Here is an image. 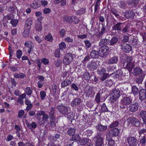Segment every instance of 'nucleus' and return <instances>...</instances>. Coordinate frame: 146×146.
<instances>
[{
    "label": "nucleus",
    "instance_id": "obj_16",
    "mask_svg": "<svg viewBox=\"0 0 146 146\" xmlns=\"http://www.w3.org/2000/svg\"><path fill=\"white\" fill-rule=\"evenodd\" d=\"M132 73L135 76H137L143 72L142 69L139 67L136 66L133 68Z\"/></svg>",
    "mask_w": 146,
    "mask_h": 146
},
{
    "label": "nucleus",
    "instance_id": "obj_49",
    "mask_svg": "<svg viewBox=\"0 0 146 146\" xmlns=\"http://www.w3.org/2000/svg\"><path fill=\"white\" fill-rule=\"evenodd\" d=\"M90 141V140L88 138H85L81 140V143L82 145H84L86 144L87 143H89V141Z\"/></svg>",
    "mask_w": 146,
    "mask_h": 146
},
{
    "label": "nucleus",
    "instance_id": "obj_32",
    "mask_svg": "<svg viewBox=\"0 0 146 146\" xmlns=\"http://www.w3.org/2000/svg\"><path fill=\"white\" fill-rule=\"evenodd\" d=\"M26 124L28 128L31 130L32 129H35L37 127V125L35 122H32L30 124L28 123H27Z\"/></svg>",
    "mask_w": 146,
    "mask_h": 146
},
{
    "label": "nucleus",
    "instance_id": "obj_15",
    "mask_svg": "<svg viewBox=\"0 0 146 146\" xmlns=\"http://www.w3.org/2000/svg\"><path fill=\"white\" fill-rule=\"evenodd\" d=\"M101 24L102 25V27L101 28L100 31L97 35V37L98 38H102V35L106 32V26L103 23H102Z\"/></svg>",
    "mask_w": 146,
    "mask_h": 146
},
{
    "label": "nucleus",
    "instance_id": "obj_43",
    "mask_svg": "<svg viewBox=\"0 0 146 146\" xmlns=\"http://www.w3.org/2000/svg\"><path fill=\"white\" fill-rule=\"evenodd\" d=\"M106 70L104 68L101 67L98 69V74L99 75L103 74L105 73Z\"/></svg>",
    "mask_w": 146,
    "mask_h": 146
},
{
    "label": "nucleus",
    "instance_id": "obj_63",
    "mask_svg": "<svg viewBox=\"0 0 146 146\" xmlns=\"http://www.w3.org/2000/svg\"><path fill=\"white\" fill-rule=\"evenodd\" d=\"M52 88L53 90V94H55L56 93L57 90V86L56 85L54 84L52 86Z\"/></svg>",
    "mask_w": 146,
    "mask_h": 146
},
{
    "label": "nucleus",
    "instance_id": "obj_12",
    "mask_svg": "<svg viewBox=\"0 0 146 146\" xmlns=\"http://www.w3.org/2000/svg\"><path fill=\"white\" fill-rule=\"evenodd\" d=\"M121 46V49L126 53H129L131 50L130 45L125 42L122 43Z\"/></svg>",
    "mask_w": 146,
    "mask_h": 146
},
{
    "label": "nucleus",
    "instance_id": "obj_37",
    "mask_svg": "<svg viewBox=\"0 0 146 146\" xmlns=\"http://www.w3.org/2000/svg\"><path fill=\"white\" fill-rule=\"evenodd\" d=\"M25 76V74L22 73H20L19 74L15 73L14 74V77L16 78H20L21 79H23L24 78Z\"/></svg>",
    "mask_w": 146,
    "mask_h": 146
},
{
    "label": "nucleus",
    "instance_id": "obj_48",
    "mask_svg": "<svg viewBox=\"0 0 146 146\" xmlns=\"http://www.w3.org/2000/svg\"><path fill=\"white\" fill-rule=\"evenodd\" d=\"M84 79L89 80L90 79V74L88 72H86L83 75Z\"/></svg>",
    "mask_w": 146,
    "mask_h": 146
},
{
    "label": "nucleus",
    "instance_id": "obj_54",
    "mask_svg": "<svg viewBox=\"0 0 146 146\" xmlns=\"http://www.w3.org/2000/svg\"><path fill=\"white\" fill-rule=\"evenodd\" d=\"M34 46L35 45L33 44L32 43L31 45L29 47H28L29 49L28 50V52L29 54L33 50V49L34 48Z\"/></svg>",
    "mask_w": 146,
    "mask_h": 146
},
{
    "label": "nucleus",
    "instance_id": "obj_28",
    "mask_svg": "<svg viewBox=\"0 0 146 146\" xmlns=\"http://www.w3.org/2000/svg\"><path fill=\"white\" fill-rule=\"evenodd\" d=\"M55 109L54 108H52L51 110L49 113V115L50 118L52 120H55V117L54 116Z\"/></svg>",
    "mask_w": 146,
    "mask_h": 146
},
{
    "label": "nucleus",
    "instance_id": "obj_33",
    "mask_svg": "<svg viewBox=\"0 0 146 146\" xmlns=\"http://www.w3.org/2000/svg\"><path fill=\"white\" fill-rule=\"evenodd\" d=\"M25 104L27 106L26 108V110L28 111H29L32 107L33 105L31 103V101L28 99H26Z\"/></svg>",
    "mask_w": 146,
    "mask_h": 146
},
{
    "label": "nucleus",
    "instance_id": "obj_3",
    "mask_svg": "<svg viewBox=\"0 0 146 146\" xmlns=\"http://www.w3.org/2000/svg\"><path fill=\"white\" fill-rule=\"evenodd\" d=\"M120 94L119 90L118 88H116L112 92V96L110 97L111 101L113 102L115 101L120 96Z\"/></svg>",
    "mask_w": 146,
    "mask_h": 146
},
{
    "label": "nucleus",
    "instance_id": "obj_22",
    "mask_svg": "<svg viewBox=\"0 0 146 146\" xmlns=\"http://www.w3.org/2000/svg\"><path fill=\"white\" fill-rule=\"evenodd\" d=\"M109 40L105 38L101 39L99 43V45L100 46H102L103 45L104 46H106L107 45L109 46Z\"/></svg>",
    "mask_w": 146,
    "mask_h": 146
},
{
    "label": "nucleus",
    "instance_id": "obj_1",
    "mask_svg": "<svg viewBox=\"0 0 146 146\" xmlns=\"http://www.w3.org/2000/svg\"><path fill=\"white\" fill-rule=\"evenodd\" d=\"M135 60L131 56H127L124 58L123 64H125L126 63V68L130 72L132 71L135 66Z\"/></svg>",
    "mask_w": 146,
    "mask_h": 146
},
{
    "label": "nucleus",
    "instance_id": "obj_21",
    "mask_svg": "<svg viewBox=\"0 0 146 146\" xmlns=\"http://www.w3.org/2000/svg\"><path fill=\"white\" fill-rule=\"evenodd\" d=\"M40 2L39 0H35L31 4V6L34 9H37L40 6Z\"/></svg>",
    "mask_w": 146,
    "mask_h": 146
},
{
    "label": "nucleus",
    "instance_id": "obj_4",
    "mask_svg": "<svg viewBox=\"0 0 146 146\" xmlns=\"http://www.w3.org/2000/svg\"><path fill=\"white\" fill-rule=\"evenodd\" d=\"M102 133L100 132H98L94 138L96 139V146H102L104 140L103 137H102Z\"/></svg>",
    "mask_w": 146,
    "mask_h": 146
},
{
    "label": "nucleus",
    "instance_id": "obj_40",
    "mask_svg": "<svg viewBox=\"0 0 146 146\" xmlns=\"http://www.w3.org/2000/svg\"><path fill=\"white\" fill-rule=\"evenodd\" d=\"M33 88L30 87H27L25 90V92L27 95H31L33 92Z\"/></svg>",
    "mask_w": 146,
    "mask_h": 146
},
{
    "label": "nucleus",
    "instance_id": "obj_55",
    "mask_svg": "<svg viewBox=\"0 0 146 146\" xmlns=\"http://www.w3.org/2000/svg\"><path fill=\"white\" fill-rule=\"evenodd\" d=\"M55 64L57 67L60 66L62 63V61L60 59H57L54 62Z\"/></svg>",
    "mask_w": 146,
    "mask_h": 146
},
{
    "label": "nucleus",
    "instance_id": "obj_26",
    "mask_svg": "<svg viewBox=\"0 0 146 146\" xmlns=\"http://www.w3.org/2000/svg\"><path fill=\"white\" fill-rule=\"evenodd\" d=\"M118 59L117 56H114L109 59L108 63L110 64H116L118 62Z\"/></svg>",
    "mask_w": 146,
    "mask_h": 146
},
{
    "label": "nucleus",
    "instance_id": "obj_6",
    "mask_svg": "<svg viewBox=\"0 0 146 146\" xmlns=\"http://www.w3.org/2000/svg\"><path fill=\"white\" fill-rule=\"evenodd\" d=\"M56 108L62 115H66L68 113V109L66 106L62 105H58L57 106Z\"/></svg>",
    "mask_w": 146,
    "mask_h": 146
},
{
    "label": "nucleus",
    "instance_id": "obj_30",
    "mask_svg": "<svg viewBox=\"0 0 146 146\" xmlns=\"http://www.w3.org/2000/svg\"><path fill=\"white\" fill-rule=\"evenodd\" d=\"M76 132V129L75 128L71 127L68 129L67 133L68 135L73 136L74 135Z\"/></svg>",
    "mask_w": 146,
    "mask_h": 146
},
{
    "label": "nucleus",
    "instance_id": "obj_39",
    "mask_svg": "<svg viewBox=\"0 0 146 146\" xmlns=\"http://www.w3.org/2000/svg\"><path fill=\"white\" fill-rule=\"evenodd\" d=\"M30 30L31 29L29 30L24 28V30L23 33V35L24 37H27L29 36Z\"/></svg>",
    "mask_w": 146,
    "mask_h": 146
},
{
    "label": "nucleus",
    "instance_id": "obj_35",
    "mask_svg": "<svg viewBox=\"0 0 146 146\" xmlns=\"http://www.w3.org/2000/svg\"><path fill=\"white\" fill-rule=\"evenodd\" d=\"M90 55L92 58H97L99 56L98 51L95 50H92L90 53Z\"/></svg>",
    "mask_w": 146,
    "mask_h": 146
},
{
    "label": "nucleus",
    "instance_id": "obj_31",
    "mask_svg": "<svg viewBox=\"0 0 146 146\" xmlns=\"http://www.w3.org/2000/svg\"><path fill=\"white\" fill-rule=\"evenodd\" d=\"M122 74V72L120 70H117L113 73H112L111 75L115 77L116 78H117L120 76H121Z\"/></svg>",
    "mask_w": 146,
    "mask_h": 146
},
{
    "label": "nucleus",
    "instance_id": "obj_64",
    "mask_svg": "<svg viewBox=\"0 0 146 146\" xmlns=\"http://www.w3.org/2000/svg\"><path fill=\"white\" fill-rule=\"evenodd\" d=\"M71 87L73 89L77 91L79 90V88L77 86L74 84H72L71 85Z\"/></svg>",
    "mask_w": 146,
    "mask_h": 146
},
{
    "label": "nucleus",
    "instance_id": "obj_52",
    "mask_svg": "<svg viewBox=\"0 0 146 146\" xmlns=\"http://www.w3.org/2000/svg\"><path fill=\"white\" fill-rule=\"evenodd\" d=\"M101 110L102 111L104 112L109 111L110 112V111H108V109L106 106L105 104H104L101 107Z\"/></svg>",
    "mask_w": 146,
    "mask_h": 146
},
{
    "label": "nucleus",
    "instance_id": "obj_7",
    "mask_svg": "<svg viewBox=\"0 0 146 146\" xmlns=\"http://www.w3.org/2000/svg\"><path fill=\"white\" fill-rule=\"evenodd\" d=\"M127 140L129 146H137L138 142L137 139L133 137L129 136Z\"/></svg>",
    "mask_w": 146,
    "mask_h": 146
},
{
    "label": "nucleus",
    "instance_id": "obj_5",
    "mask_svg": "<svg viewBox=\"0 0 146 146\" xmlns=\"http://www.w3.org/2000/svg\"><path fill=\"white\" fill-rule=\"evenodd\" d=\"M73 58V55L71 53H66L63 59V63L65 65L69 64L72 61Z\"/></svg>",
    "mask_w": 146,
    "mask_h": 146
},
{
    "label": "nucleus",
    "instance_id": "obj_14",
    "mask_svg": "<svg viewBox=\"0 0 146 146\" xmlns=\"http://www.w3.org/2000/svg\"><path fill=\"white\" fill-rule=\"evenodd\" d=\"M119 130L116 128L110 130L109 132L110 137H116L118 135L119 133ZM110 139H111L110 138Z\"/></svg>",
    "mask_w": 146,
    "mask_h": 146
},
{
    "label": "nucleus",
    "instance_id": "obj_27",
    "mask_svg": "<svg viewBox=\"0 0 146 146\" xmlns=\"http://www.w3.org/2000/svg\"><path fill=\"white\" fill-rule=\"evenodd\" d=\"M71 83V82L70 80H65L61 82V86L62 88H64Z\"/></svg>",
    "mask_w": 146,
    "mask_h": 146
},
{
    "label": "nucleus",
    "instance_id": "obj_25",
    "mask_svg": "<svg viewBox=\"0 0 146 146\" xmlns=\"http://www.w3.org/2000/svg\"><path fill=\"white\" fill-rule=\"evenodd\" d=\"M130 25L129 24H127L126 25L123 29L122 28L121 31L123 34L125 33H129L131 31L130 29Z\"/></svg>",
    "mask_w": 146,
    "mask_h": 146
},
{
    "label": "nucleus",
    "instance_id": "obj_42",
    "mask_svg": "<svg viewBox=\"0 0 146 146\" xmlns=\"http://www.w3.org/2000/svg\"><path fill=\"white\" fill-rule=\"evenodd\" d=\"M140 144L143 145L146 143V137L145 135L141 137L139 141Z\"/></svg>",
    "mask_w": 146,
    "mask_h": 146
},
{
    "label": "nucleus",
    "instance_id": "obj_23",
    "mask_svg": "<svg viewBox=\"0 0 146 146\" xmlns=\"http://www.w3.org/2000/svg\"><path fill=\"white\" fill-rule=\"evenodd\" d=\"M33 21L31 18H29L25 21V28L28 29H31V27Z\"/></svg>",
    "mask_w": 146,
    "mask_h": 146
},
{
    "label": "nucleus",
    "instance_id": "obj_34",
    "mask_svg": "<svg viewBox=\"0 0 146 146\" xmlns=\"http://www.w3.org/2000/svg\"><path fill=\"white\" fill-rule=\"evenodd\" d=\"M111 12L117 18L121 19V17L119 15V12L117 10L114 8H112L111 9Z\"/></svg>",
    "mask_w": 146,
    "mask_h": 146
},
{
    "label": "nucleus",
    "instance_id": "obj_41",
    "mask_svg": "<svg viewBox=\"0 0 146 146\" xmlns=\"http://www.w3.org/2000/svg\"><path fill=\"white\" fill-rule=\"evenodd\" d=\"M75 16H72L66 17L65 18V21L67 22H73V19H75Z\"/></svg>",
    "mask_w": 146,
    "mask_h": 146
},
{
    "label": "nucleus",
    "instance_id": "obj_59",
    "mask_svg": "<svg viewBox=\"0 0 146 146\" xmlns=\"http://www.w3.org/2000/svg\"><path fill=\"white\" fill-rule=\"evenodd\" d=\"M60 49L59 48L57 49L55 52V56L56 57H59L60 56Z\"/></svg>",
    "mask_w": 146,
    "mask_h": 146
},
{
    "label": "nucleus",
    "instance_id": "obj_60",
    "mask_svg": "<svg viewBox=\"0 0 146 146\" xmlns=\"http://www.w3.org/2000/svg\"><path fill=\"white\" fill-rule=\"evenodd\" d=\"M40 95L41 100H44L46 96V92L44 91H42L40 92Z\"/></svg>",
    "mask_w": 146,
    "mask_h": 146
},
{
    "label": "nucleus",
    "instance_id": "obj_46",
    "mask_svg": "<svg viewBox=\"0 0 146 146\" xmlns=\"http://www.w3.org/2000/svg\"><path fill=\"white\" fill-rule=\"evenodd\" d=\"M86 9L84 8H82L80 9L77 11L76 12V14L77 15H80L84 14L85 13Z\"/></svg>",
    "mask_w": 146,
    "mask_h": 146
},
{
    "label": "nucleus",
    "instance_id": "obj_51",
    "mask_svg": "<svg viewBox=\"0 0 146 146\" xmlns=\"http://www.w3.org/2000/svg\"><path fill=\"white\" fill-rule=\"evenodd\" d=\"M44 38L45 40L49 41H51L53 40V38L50 34H48Z\"/></svg>",
    "mask_w": 146,
    "mask_h": 146
},
{
    "label": "nucleus",
    "instance_id": "obj_20",
    "mask_svg": "<svg viewBox=\"0 0 146 146\" xmlns=\"http://www.w3.org/2000/svg\"><path fill=\"white\" fill-rule=\"evenodd\" d=\"M81 100L79 98H75L73 100L71 104L73 107H76L80 105Z\"/></svg>",
    "mask_w": 146,
    "mask_h": 146
},
{
    "label": "nucleus",
    "instance_id": "obj_9",
    "mask_svg": "<svg viewBox=\"0 0 146 146\" xmlns=\"http://www.w3.org/2000/svg\"><path fill=\"white\" fill-rule=\"evenodd\" d=\"M132 100L130 96H124L121 100V104L125 106H127L131 104L132 102Z\"/></svg>",
    "mask_w": 146,
    "mask_h": 146
},
{
    "label": "nucleus",
    "instance_id": "obj_19",
    "mask_svg": "<svg viewBox=\"0 0 146 146\" xmlns=\"http://www.w3.org/2000/svg\"><path fill=\"white\" fill-rule=\"evenodd\" d=\"M139 115L143 120V124H146V111L141 110L139 112Z\"/></svg>",
    "mask_w": 146,
    "mask_h": 146
},
{
    "label": "nucleus",
    "instance_id": "obj_11",
    "mask_svg": "<svg viewBox=\"0 0 146 146\" xmlns=\"http://www.w3.org/2000/svg\"><path fill=\"white\" fill-rule=\"evenodd\" d=\"M123 23L119 22L113 25L112 29L113 31H117L118 33H119L121 31L122 28L123 27Z\"/></svg>",
    "mask_w": 146,
    "mask_h": 146
},
{
    "label": "nucleus",
    "instance_id": "obj_24",
    "mask_svg": "<svg viewBox=\"0 0 146 146\" xmlns=\"http://www.w3.org/2000/svg\"><path fill=\"white\" fill-rule=\"evenodd\" d=\"M145 74H142L139 75L138 78H137L135 80V81L137 84H141L143 79L145 77Z\"/></svg>",
    "mask_w": 146,
    "mask_h": 146
},
{
    "label": "nucleus",
    "instance_id": "obj_36",
    "mask_svg": "<svg viewBox=\"0 0 146 146\" xmlns=\"http://www.w3.org/2000/svg\"><path fill=\"white\" fill-rule=\"evenodd\" d=\"M131 90L132 93L135 95L137 94L139 92V89L135 85L132 86Z\"/></svg>",
    "mask_w": 146,
    "mask_h": 146
},
{
    "label": "nucleus",
    "instance_id": "obj_13",
    "mask_svg": "<svg viewBox=\"0 0 146 146\" xmlns=\"http://www.w3.org/2000/svg\"><path fill=\"white\" fill-rule=\"evenodd\" d=\"M119 41L118 38L116 36H113L110 40H109V46L111 47H115V45Z\"/></svg>",
    "mask_w": 146,
    "mask_h": 146
},
{
    "label": "nucleus",
    "instance_id": "obj_61",
    "mask_svg": "<svg viewBox=\"0 0 146 146\" xmlns=\"http://www.w3.org/2000/svg\"><path fill=\"white\" fill-rule=\"evenodd\" d=\"M80 138L79 135H76L72 136V141L79 140Z\"/></svg>",
    "mask_w": 146,
    "mask_h": 146
},
{
    "label": "nucleus",
    "instance_id": "obj_8",
    "mask_svg": "<svg viewBox=\"0 0 146 146\" xmlns=\"http://www.w3.org/2000/svg\"><path fill=\"white\" fill-rule=\"evenodd\" d=\"M127 121L132 124H134V125L138 127L140 125V122L139 120L135 117L131 116L129 117L127 119Z\"/></svg>",
    "mask_w": 146,
    "mask_h": 146
},
{
    "label": "nucleus",
    "instance_id": "obj_47",
    "mask_svg": "<svg viewBox=\"0 0 146 146\" xmlns=\"http://www.w3.org/2000/svg\"><path fill=\"white\" fill-rule=\"evenodd\" d=\"M119 124V122L117 121H115L112 122L109 125L110 128H111L117 126Z\"/></svg>",
    "mask_w": 146,
    "mask_h": 146
},
{
    "label": "nucleus",
    "instance_id": "obj_18",
    "mask_svg": "<svg viewBox=\"0 0 146 146\" xmlns=\"http://www.w3.org/2000/svg\"><path fill=\"white\" fill-rule=\"evenodd\" d=\"M129 110L130 111L133 112L136 111L139 108V104L137 103H135L131 104L129 107Z\"/></svg>",
    "mask_w": 146,
    "mask_h": 146
},
{
    "label": "nucleus",
    "instance_id": "obj_44",
    "mask_svg": "<svg viewBox=\"0 0 146 146\" xmlns=\"http://www.w3.org/2000/svg\"><path fill=\"white\" fill-rule=\"evenodd\" d=\"M95 101L97 103H98L100 100V94L99 92L97 94L95 98Z\"/></svg>",
    "mask_w": 146,
    "mask_h": 146
},
{
    "label": "nucleus",
    "instance_id": "obj_58",
    "mask_svg": "<svg viewBox=\"0 0 146 146\" xmlns=\"http://www.w3.org/2000/svg\"><path fill=\"white\" fill-rule=\"evenodd\" d=\"M93 131L92 130H87L85 131L83 134H86L87 135V136H90L93 133Z\"/></svg>",
    "mask_w": 146,
    "mask_h": 146
},
{
    "label": "nucleus",
    "instance_id": "obj_17",
    "mask_svg": "<svg viewBox=\"0 0 146 146\" xmlns=\"http://www.w3.org/2000/svg\"><path fill=\"white\" fill-rule=\"evenodd\" d=\"M139 98L141 101H143L146 98V89H142L140 90Z\"/></svg>",
    "mask_w": 146,
    "mask_h": 146
},
{
    "label": "nucleus",
    "instance_id": "obj_62",
    "mask_svg": "<svg viewBox=\"0 0 146 146\" xmlns=\"http://www.w3.org/2000/svg\"><path fill=\"white\" fill-rule=\"evenodd\" d=\"M19 146H28L30 144V143L26 142L25 143H24L23 142H20L18 143Z\"/></svg>",
    "mask_w": 146,
    "mask_h": 146
},
{
    "label": "nucleus",
    "instance_id": "obj_56",
    "mask_svg": "<svg viewBox=\"0 0 146 146\" xmlns=\"http://www.w3.org/2000/svg\"><path fill=\"white\" fill-rule=\"evenodd\" d=\"M59 46L60 50H63L66 48V45L65 43L63 42H62L59 44Z\"/></svg>",
    "mask_w": 146,
    "mask_h": 146
},
{
    "label": "nucleus",
    "instance_id": "obj_10",
    "mask_svg": "<svg viewBox=\"0 0 146 146\" xmlns=\"http://www.w3.org/2000/svg\"><path fill=\"white\" fill-rule=\"evenodd\" d=\"M135 15V12L132 10L126 11L125 12L124 16L125 18L127 19H133Z\"/></svg>",
    "mask_w": 146,
    "mask_h": 146
},
{
    "label": "nucleus",
    "instance_id": "obj_53",
    "mask_svg": "<svg viewBox=\"0 0 146 146\" xmlns=\"http://www.w3.org/2000/svg\"><path fill=\"white\" fill-rule=\"evenodd\" d=\"M18 23V21L17 20L15 19L11 20L10 21V23L14 27H16Z\"/></svg>",
    "mask_w": 146,
    "mask_h": 146
},
{
    "label": "nucleus",
    "instance_id": "obj_45",
    "mask_svg": "<svg viewBox=\"0 0 146 146\" xmlns=\"http://www.w3.org/2000/svg\"><path fill=\"white\" fill-rule=\"evenodd\" d=\"M84 43L86 48L87 49L90 48L91 46V43L88 40H86L84 41Z\"/></svg>",
    "mask_w": 146,
    "mask_h": 146
},
{
    "label": "nucleus",
    "instance_id": "obj_50",
    "mask_svg": "<svg viewBox=\"0 0 146 146\" xmlns=\"http://www.w3.org/2000/svg\"><path fill=\"white\" fill-rule=\"evenodd\" d=\"M36 30L39 31H41L42 30V27L40 22L37 23L36 26Z\"/></svg>",
    "mask_w": 146,
    "mask_h": 146
},
{
    "label": "nucleus",
    "instance_id": "obj_57",
    "mask_svg": "<svg viewBox=\"0 0 146 146\" xmlns=\"http://www.w3.org/2000/svg\"><path fill=\"white\" fill-rule=\"evenodd\" d=\"M22 54V51L20 50H18L17 52V57L19 59L21 58V56Z\"/></svg>",
    "mask_w": 146,
    "mask_h": 146
},
{
    "label": "nucleus",
    "instance_id": "obj_29",
    "mask_svg": "<svg viewBox=\"0 0 146 146\" xmlns=\"http://www.w3.org/2000/svg\"><path fill=\"white\" fill-rule=\"evenodd\" d=\"M96 127L97 130L101 131H104L107 128V126L103 125L101 124L98 125Z\"/></svg>",
    "mask_w": 146,
    "mask_h": 146
},
{
    "label": "nucleus",
    "instance_id": "obj_2",
    "mask_svg": "<svg viewBox=\"0 0 146 146\" xmlns=\"http://www.w3.org/2000/svg\"><path fill=\"white\" fill-rule=\"evenodd\" d=\"M109 52V48L106 46L101 47L98 51L99 56L102 58H105Z\"/></svg>",
    "mask_w": 146,
    "mask_h": 146
},
{
    "label": "nucleus",
    "instance_id": "obj_38",
    "mask_svg": "<svg viewBox=\"0 0 146 146\" xmlns=\"http://www.w3.org/2000/svg\"><path fill=\"white\" fill-rule=\"evenodd\" d=\"M97 64L94 60L92 61L91 64L90 65V68L93 70L96 69L97 68Z\"/></svg>",
    "mask_w": 146,
    "mask_h": 146
}]
</instances>
